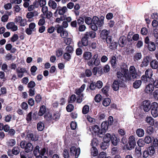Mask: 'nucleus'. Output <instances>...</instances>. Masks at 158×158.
<instances>
[{
  "label": "nucleus",
  "instance_id": "nucleus-1",
  "mask_svg": "<svg viewBox=\"0 0 158 158\" xmlns=\"http://www.w3.org/2000/svg\"><path fill=\"white\" fill-rule=\"evenodd\" d=\"M121 72H117V77L121 82L123 81H133L135 78L133 77L132 75L130 74L127 68V65L123 64L121 66Z\"/></svg>",
  "mask_w": 158,
  "mask_h": 158
},
{
  "label": "nucleus",
  "instance_id": "nucleus-2",
  "mask_svg": "<svg viewBox=\"0 0 158 158\" xmlns=\"http://www.w3.org/2000/svg\"><path fill=\"white\" fill-rule=\"evenodd\" d=\"M94 64L97 66L99 65V58L97 54L94 55L91 60L88 62V65L90 66H92Z\"/></svg>",
  "mask_w": 158,
  "mask_h": 158
},
{
  "label": "nucleus",
  "instance_id": "nucleus-3",
  "mask_svg": "<svg viewBox=\"0 0 158 158\" xmlns=\"http://www.w3.org/2000/svg\"><path fill=\"white\" fill-rule=\"evenodd\" d=\"M36 24L34 23H31L29 25V27L26 29V33L28 35L32 34L33 31L36 30Z\"/></svg>",
  "mask_w": 158,
  "mask_h": 158
},
{
  "label": "nucleus",
  "instance_id": "nucleus-4",
  "mask_svg": "<svg viewBox=\"0 0 158 158\" xmlns=\"http://www.w3.org/2000/svg\"><path fill=\"white\" fill-rule=\"evenodd\" d=\"M91 144H92V147L91 149V154L93 156H95L98 155V152L95 146H98V143L96 142L95 139H94L92 141Z\"/></svg>",
  "mask_w": 158,
  "mask_h": 158
},
{
  "label": "nucleus",
  "instance_id": "nucleus-5",
  "mask_svg": "<svg viewBox=\"0 0 158 158\" xmlns=\"http://www.w3.org/2000/svg\"><path fill=\"white\" fill-rule=\"evenodd\" d=\"M6 28L9 30H10L13 31H15L18 30V27L13 22L8 23L6 26Z\"/></svg>",
  "mask_w": 158,
  "mask_h": 158
},
{
  "label": "nucleus",
  "instance_id": "nucleus-6",
  "mask_svg": "<svg viewBox=\"0 0 158 158\" xmlns=\"http://www.w3.org/2000/svg\"><path fill=\"white\" fill-rule=\"evenodd\" d=\"M16 72L18 77L21 78L24 76V73L27 72V71L25 68L19 67L16 69Z\"/></svg>",
  "mask_w": 158,
  "mask_h": 158
},
{
  "label": "nucleus",
  "instance_id": "nucleus-7",
  "mask_svg": "<svg viewBox=\"0 0 158 158\" xmlns=\"http://www.w3.org/2000/svg\"><path fill=\"white\" fill-rule=\"evenodd\" d=\"M70 152L75 155V158H78L80 153V149L79 148H76L75 147L73 146L70 148Z\"/></svg>",
  "mask_w": 158,
  "mask_h": 158
},
{
  "label": "nucleus",
  "instance_id": "nucleus-8",
  "mask_svg": "<svg viewBox=\"0 0 158 158\" xmlns=\"http://www.w3.org/2000/svg\"><path fill=\"white\" fill-rule=\"evenodd\" d=\"M143 109L145 112H148L151 109V102L148 100H145L142 103Z\"/></svg>",
  "mask_w": 158,
  "mask_h": 158
},
{
  "label": "nucleus",
  "instance_id": "nucleus-9",
  "mask_svg": "<svg viewBox=\"0 0 158 158\" xmlns=\"http://www.w3.org/2000/svg\"><path fill=\"white\" fill-rule=\"evenodd\" d=\"M153 71L152 69H148L145 71V75L148 77L150 81H153L154 78L156 76H154L152 77L153 75Z\"/></svg>",
  "mask_w": 158,
  "mask_h": 158
},
{
  "label": "nucleus",
  "instance_id": "nucleus-10",
  "mask_svg": "<svg viewBox=\"0 0 158 158\" xmlns=\"http://www.w3.org/2000/svg\"><path fill=\"white\" fill-rule=\"evenodd\" d=\"M108 124L106 122H104L101 125V131L100 135H104L107 129Z\"/></svg>",
  "mask_w": 158,
  "mask_h": 158
},
{
  "label": "nucleus",
  "instance_id": "nucleus-11",
  "mask_svg": "<svg viewBox=\"0 0 158 158\" xmlns=\"http://www.w3.org/2000/svg\"><path fill=\"white\" fill-rule=\"evenodd\" d=\"M135 137L133 136H130L129 139V144L130 146L129 149L133 148L136 144Z\"/></svg>",
  "mask_w": 158,
  "mask_h": 158
},
{
  "label": "nucleus",
  "instance_id": "nucleus-12",
  "mask_svg": "<svg viewBox=\"0 0 158 158\" xmlns=\"http://www.w3.org/2000/svg\"><path fill=\"white\" fill-rule=\"evenodd\" d=\"M67 7L65 6L63 7H60L58 9H57L55 12L56 13L58 11V13L60 15H63L67 11Z\"/></svg>",
  "mask_w": 158,
  "mask_h": 158
},
{
  "label": "nucleus",
  "instance_id": "nucleus-13",
  "mask_svg": "<svg viewBox=\"0 0 158 158\" xmlns=\"http://www.w3.org/2000/svg\"><path fill=\"white\" fill-rule=\"evenodd\" d=\"M33 146L30 142L27 143L26 145L24 148V151L25 152L29 153L32 151L33 149Z\"/></svg>",
  "mask_w": 158,
  "mask_h": 158
},
{
  "label": "nucleus",
  "instance_id": "nucleus-14",
  "mask_svg": "<svg viewBox=\"0 0 158 158\" xmlns=\"http://www.w3.org/2000/svg\"><path fill=\"white\" fill-rule=\"evenodd\" d=\"M152 60V57L150 56H146L143 60L142 62V66H147L149 64L150 61Z\"/></svg>",
  "mask_w": 158,
  "mask_h": 158
},
{
  "label": "nucleus",
  "instance_id": "nucleus-15",
  "mask_svg": "<svg viewBox=\"0 0 158 158\" xmlns=\"http://www.w3.org/2000/svg\"><path fill=\"white\" fill-rule=\"evenodd\" d=\"M154 88L152 84H150L147 85L144 89L145 92L148 94L151 93L154 90Z\"/></svg>",
  "mask_w": 158,
  "mask_h": 158
},
{
  "label": "nucleus",
  "instance_id": "nucleus-16",
  "mask_svg": "<svg viewBox=\"0 0 158 158\" xmlns=\"http://www.w3.org/2000/svg\"><path fill=\"white\" fill-rule=\"evenodd\" d=\"M130 73L132 76L133 77L136 78L137 77V73L135 67L133 66H131L129 68Z\"/></svg>",
  "mask_w": 158,
  "mask_h": 158
},
{
  "label": "nucleus",
  "instance_id": "nucleus-17",
  "mask_svg": "<svg viewBox=\"0 0 158 158\" xmlns=\"http://www.w3.org/2000/svg\"><path fill=\"white\" fill-rule=\"evenodd\" d=\"M146 123L151 126H153L155 124V120L151 116H147L145 120Z\"/></svg>",
  "mask_w": 158,
  "mask_h": 158
},
{
  "label": "nucleus",
  "instance_id": "nucleus-18",
  "mask_svg": "<svg viewBox=\"0 0 158 158\" xmlns=\"http://www.w3.org/2000/svg\"><path fill=\"white\" fill-rule=\"evenodd\" d=\"M150 66L153 69L158 70V61L156 60H154L151 61Z\"/></svg>",
  "mask_w": 158,
  "mask_h": 158
},
{
  "label": "nucleus",
  "instance_id": "nucleus-19",
  "mask_svg": "<svg viewBox=\"0 0 158 158\" xmlns=\"http://www.w3.org/2000/svg\"><path fill=\"white\" fill-rule=\"evenodd\" d=\"M40 147L37 145L35 147L33 151L34 155L37 157H39L40 156Z\"/></svg>",
  "mask_w": 158,
  "mask_h": 158
},
{
  "label": "nucleus",
  "instance_id": "nucleus-20",
  "mask_svg": "<svg viewBox=\"0 0 158 158\" xmlns=\"http://www.w3.org/2000/svg\"><path fill=\"white\" fill-rule=\"evenodd\" d=\"M120 80H115L113 82V85H112V87L113 89L115 91L118 90L120 86L119 82Z\"/></svg>",
  "mask_w": 158,
  "mask_h": 158
},
{
  "label": "nucleus",
  "instance_id": "nucleus-21",
  "mask_svg": "<svg viewBox=\"0 0 158 158\" xmlns=\"http://www.w3.org/2000/svg\"><path fill=\"white\" fill-rule=\"evenodd\" d=\"M85 84H83L81 87L78 89H76L75 90V93L77 95H81V94H83L82 93L84 91L85 88Z\"/></svg>",
  "mask_w": 158,
  "mask_h": 158
},
{
  "label": "nucleus",
  "instance_id": "nucleus-22",
  "mask_svg": "<svg viewBox=\"0 0 158 158\" xmlns=\"http://www.w3.org/2000/svg\"><path fill=\"white\" fill-rule=\"evenodd\" d=\"M83 56L85 60H89L91 58V53L89 52H84Z\"/></svg>",
  "mask_w": 158,
  "mask_h": 158
},
{
  "label": "nucleus",
  "instance_id": "nucleus-23",
  "mask_svg": "<svg viewBox=\"0 0 158 158\" xmlns=\"http://www.w3.org/2000/svg\"><path fill=\"white\" fill-rule=\"evenodd\" d=\"M16 141L15 139L8 140L6 142V145L9 147H12L15 145Z\"/></svg>",
  "mask_w": 158,
  "mask_h": 158
},
{
  "label": "nucleus",
  "instance_id": "nucleus-24",
  "mask_svg": "<svg viewBox=\"0 0 158 158\" xmlns=\"http://www.w3.org/2000/svg\"><path fill=\"white\" fill-rule=\"evenodd\" d=\"M111 135L109 133H107L104 135L103 137V140L104 142L106 143H108L110 141L111 139Z\"/></svg>",
  "mask_w": 158,
  "mask_h": 158
},
{
  "label": "nucleus",
  "instance_id": "nucleus-25",
  "mask_svg": "<svg viewBox=\"0 0 158 158\" xmlns=\"http://www.w3.org/2000/svg\"><path fill=\"white\" fill-rule=\"evenodd\" d=\"M148 50L150 51H154L156 49L155 44L153 42L151 41L148 45Z\"/></svg>",
  "mask_w": 158,
  "mask_h": 158
},
{
  "label": "nucleus",
  "instance_id": "nucleus-26",
  "mask_svg": "<svg viewBox=\"0 0 158 158\" xmlns=\"http://www.w3.org/2000/svg\"><path fill=\"white\" fill-rule=\"evenodd\" d=\"M92 132L96 134L95 135L99 136V127L97 125H94L92 127Z\"/></svg>",
  "mask_w": 158,
  "mask_h": 158
},
{
  "label": "nucleus",
  "instance_id": "nucleus-27",
  "mask_svg": "<svg viewBox=\"0 0 158 158\" xmlns=\"http://www.w3.org/2000/svg\"><path fill=\"white\" fill-rule=\"evenodd\" d=\"M49 6L53 9H55L57 6L56 3L54 1L50 0L48 2Z\"/></svg>",
  "mask_w": 158,
  "mask_h": 158
},
{
  "label": "nucleus",
  "instance_id": "nucleus-28",
  "mask_svg": "<svg viewBox=\"0 0 158 158\" xmlns=\"http://www.w3.org/2000/svg\"><path fill=\"white\" fill-rule=\"evenodd\" d=\"M141 84V80H136L133 83V87L135 89H138L140 87Z\"/></svg>",
  "mask_w": 158,
  "mask_h": 158
},
{
  "label": "nucleus",
  "instance_id": "nucleus-29",
  "mask_svg": "<svg viewBox=\"0 0 158 158\" xmlns=\"http://www.w3.org/2000/svg\"><path fill=\"white\" fill-rule=\"evenodd\" d=\"M136 134L139 137H143L144 134V131L141 128L138 129L136 130Z\"/></svg>",
  "mask_w": 158,
  "mask_h": 158
},
{
  "label": "nucleus",
  "instance_id": "nucleus-30",
  "mask_svg": "<svg viewBox=\"0 0 158 158\" xmlns=\"http://www.w3.org/2000/svg\"><path fill=\"white\" fill-rule=\"evenodd\" d=\"M38 14V12L36 11H34L33 12H31L27 13L26 17L28 19H31L35 15H37Z\"/></svg>",
  "mask_w": 158,
  "mask_h": 158
},
{
  "label": "nucleus",
  "instance_id": "nucleus-31",
  "mask_svg": "<svg viewBox=\"0 0 158 158\" xmlns=\"http://www.w3.org/2000/svg\"><path fill=\"white\" fill-rule=\"evenodd\" d=\"M46 109L45 106H42L40 108V110L38 112L39 115L40 116L43 115L46 112Z\"/></svg>",
  "mask_w": 158,
  "mask_h": 158
},
{
  "label": "nucleus",
  "instance_id": "nucleus-32",
  "mask_svg": "<svg viewBox=\"0 0 158 158\" xmlns=\"http://www.w3.org/2000/svg\"><path fill=\"white\" fill-rule=\"evenodd\" d=\"M108 32L106 30H103L101 33V37L102 39H105L108 35Z\"/></svg>",
  "mask_w": 158,
  "mask_h": 158
},
{
  "label": "nucleus",
  "instance_id": "nucleus-33",
  "mask_svg": "<svg viewBox=\"0 0 158 158\" xmlns=\"http://www.w3.org/2000/svg\"><path fill=\"white\" fill-rule=\"evenodd\" d=\"M111 140L112 144L114 146L117 145L118 142L119 141V140H118L117 137L115 136H112Z\"/></svg>",
  "mask_w": 158,
  "mask_h": 158
},
{
  "label": "nucleus",
  "instance_id": "nucleus-34",
  "mask_svg": "<svg viewBox=\"0 0 158 158\" xmlns=\"http://www.w3.org/2000/svg\"><path fill=\"white\" fill-rule=\"evenodd\" d=\"M110 99L109 98H106L103 100L102 102V104L104 106H107L110 105Z\"/></svg>",
  "mask_w": 158,
  "mask_h": 158
},
{
  "label": "nucleus",
  "instance_id": "nucleus-35",
  "mask_svg": "<svg viewBox=\"0 0 158 158\" xmlns=\"http://www.w3.org/2000/svg\"><path fill=\"white\" fill-rule=\"evenodd\" d=\"M44 127V124L42 122H40L37 124V128L40 131L43 130Z\"/></svg>",
  "mask_w": 158,
  "mask_h": 158
},
{
  "label": "nucleus",
  "instance_id": "nucleus-36",
  "mask_svg": "<svg viewBox=\"0 0 158 158\" xmlns=\"http://www.w3.org/2000/svg\"><path fill=\"white\" fill-rule=\"evenodd\" d=\"M89 106L88 105H85L83 107L82 112L84 114H86L89 112Z\"/></svg>",
  "mask_w": 158,
  "mask_h": 158
},
{
  "label": "nucleus",
  "instance_id": "nucleus-37",
  "mask_svg": "<svg viewBox=\"0 0 158 158\" xmlns=\"http://www.w3.org/2000/svg\"><path fill=\"white\" fill-rule=\"evenodd\" d=\"M71 56L70 54L65 52L63 55V58L64 60L67 61H69L71 59Z\"/></svg>",
  "mask_w": 158,
  "mask_h": 158
},
{
  "label": "nucleus",
  "instance_id": "nucleus-38",
  "mask_svg": "<svg viewBox=\"0 0 158 158\" xmlns=\"http://www.w3.org/2000/svg\"><path fill=\"white\" fill-rule=\"evenodd\" d=\"M110 62L112 66L113 67H116V58L115 56H113L111 57Z\"/></svg>",
  "mask_w": 158,
  "mask_h": 158
},
{
  "label": "nucleus",
  "instance_id": "nucleus-39",
  "mask_svg": "<svg viewBox=\"0 0 158 158\" xmlns=\"http://www.w3.org/2000/svg\"><path fill=\"white\" fill-rule=\"evenodd\" d=\"M141 58V54L140 53H137L135 54L134 57V60L135 61L140 60Z\"/></svg>",
  "mask_w": 158,
  "mask_h": 158
},
{
  "label": "nucleus",
  "instance_id": "nucleus-40",
  "mask_svg": "<svg viewBox=\"0 0 158 158\" xmlns=\"http://www.w3.org/2000/svg\"><path fill=\"white\" fill-rule=\"evenodd\" d=\"M125 39L123 37H121L119 39L118 43L119 46L121 47H123L125 43Z\"/></svg>",
  "mask_w": 158,
  "mask_h": 158
},
{
  "label": "nucleus",
  "instance_id": "nucleus-41",
  "mask_svg": "<svg viewBox=\"0 0 158 158\" xmlns=\"http://www.w3.org/2000/svg\"><path fill=\"white\" fill-rule=\"evenodd\" d=\"M151 110H158V104L155 102L152 103L151 104Z\"/></svg>",
  "mask_w": 158,
  "mask_h": 158
},
{
  "label": "nucleus",
  "instance_id": "nucleus-42",
  "mask_svg": "<svg viewBox=\"0 0 158 158\" xmlns=\"http://www.w3.org/2000/svg\"><path fill=\"white\" fill-rule=\"evenodd\" d=\"M65 50L66 52L71 53L73 52V47L71 46H68L66 48Z\"/></svg>",
  "mask_w": 158,
  "mask_h": 158
},
{
  "label": "nucleus",
  "instance_id": "nucleus-43",
  "mask_svg": "<svg viewBox=\"0 0 158 158\" xmlns=\"http://www.w3.org/2000/svg\"><path fill=\"white\" fill-rule=\"evenodd\" d=\"M27 136L29 139L32 141H35L36 140L35 136L34 135L32 134L28 133L27 135Z\"/></svg>",
  "mask_w": 158,
  "mask_h": 158
},
{
  "label": "nucleus",
  "instance_id": "nucleus-44",
  "mask_svg": "<svg viewBox=\"0 0 158 158\" xmlns=\"http://www.w3.org/2000/svg\"><path fill=\"white\" fill-rule=\"evenodd\" d=\"M19 152V150L17 147H15L12 149V152L14 155H17Z\"/></svg>",
  "mask_w": 158,
  "mask_h": 158
},
{
  "label": "nucleus",
  "instance_id": "nucleus-45",
  "mask_svg": "<svg viewBox=\"0 0 158 158\" xmlns=\"http://www.w3.org/2000/svg\"><path fill=\"white\" fill-rule=\"evenodd\" d=\"M153 82V86L156 88H158V78L155 77L154 78L153 81H151Z\"/></svg>",
  "mask_w": 158,
  "mask_h": 158
},
{
  "label": "nucleus",
  "instance_id": "nucleus-46",
  "mask_svg": "<svg viewBox=\"0 0 158 158\" xmlns=\"http://www.w3.org/2000/svg\"><path fill=\"white\" fill-rule=\"evenodd\" d=\"M76 99V96L75 95H72L69 99V103H73L75 101Z\"/></svg>",
  "mask_w": 158,
  "mask_h": 158
},
{
  "label": "nucleus",
  "instance_id": "nucleus-47",
  "mask_svg": "<svg viewBox=\"0 0 158 158\" xmlns=\"http://www.w3.org/2000/svg\"><path fill=\"white\" fill-rule=\"evenodd\" d=\"M98 27H99V24L93 23L91 24V27L92 30L94 31H96L98 30Z\"/></svg>",
  "mask_w": 158,
  "mask_h": 158
},
{
  "label": "nucleus",
  "instance_id": "nucleus-48",
  "mask_svg": "<svg viewBox=\"0 0 158 158\" xmlns=\"http://www.w3.org/2000/svg\"><path fill=\"white\" fill-rule=\"evenodd\" d=\"M98 82L99 81H97V83L96 84H95L94 83L91 84L90 86V89L91 90H93L95 89L97 87L98 88Z\"/></svg>",
  "mask_w": 158,
  "mask_h": 158
},
{
  "label": "nucleus",
  "instance_id": "nucleus-49",
  "mask_svg": "<svg viewBox=\"0 0 158 158\" xmlns=\"http://www.w3.org/2000/svg\"><path fill=\"white\" fill-rule=\"evenodd\" d=\"M85 23L88 25L91 24L92 22V19L90 17H86L85 20Z\"/></svg>",
  "mask_w": 158,
  "mask_h": 158
},
{
  "label": "nucleus",
  "instance_id": "nucleus-50",
  "mask_svg": "<svg viewBox=\"0 0 158 158\" xmlns=\"http://www.w3.org/2000/svg\"><path fill=\"white\" fill-rule=\"evenodd\" d=\"M151 113L153 117L156 118L158 116V110H151Z\"/></svg>",
  "mask_w": 158,
  "mask_h": 158
},
{
  "label": "nucleus",
  "instance_id": "nucleus-51",
  "mask_svg": "<svg viewBox=\"0 0 158 158\" xmlns=\"http://www.w3.org/2000/svg\"><path fill=\"white\" fill-rule=\"evenodd\" d=\"M69 34L66 31H64L60 34V36L63 38H66L68 36Z\"/></svg>",
  "mask_w": 158,
  "mask_h": 158
},
{
  "label": "nucleus",
  "instance_id": "nucleus-52",
  "mask_svg": "<svg viewBox=\"0 0 158 158\" xmlns=\"http://www.w3.org/2000/svg\"><path fill=\"white\" fill-rule=\"evenodd\" d=\"M84 95L81 94V95H78L77 102L78 103H81L83 99Z\"/></svg>",
  "mask_w": 158,
  "mask_h": 158
},
{
  "label": "nucleus",
  "instance_id": "nucleus-53",
  "mask_svg": "<svg viewBox=\"0 0 158 158\" xmlns=\"http://www.w3.org/2000/svg\"><path fill=\"white\" fill-rule=\"evenodd\" d=\"M104 16H102L99 18V27H102L104 24Z\"/></svg>",
  "mask_w": 158,
  "mask_h": 158
},
{
  "label": "nucleus",
  "instance_id": "nucleus-54",
  "mask_svg": "<svg viewBox=\"0 0 158 158\" xmlns=\"http://www.w3.org/2000/svg\"><path fill=\"white\" fill-rule=\"evenodd\" d=\"M109 90V88L106 86L103 88L102 89V92L106 96H108L107 92Z\"/></svg>",
  "mask_w": 158,
  "mask_h": 158
},
{
  "label": "nucleus",
  "instance_id": "nucleus-55",
  "mask_svg": "<svg viewBox=\"0 0 158 158\" xmlns=\"http://www.w3.org/2000/svg\"><path fill=\"white\" fill-rule=\"evenodd\" d=\"M63 53V51L61 49H59L56 51V55L58 57L61 56Z\"/></svg>",
  "mask_w": 158,
  "mask_h": 158
},
{
  "label": "nucleus",
  "instance_id": "nucleus-56",
  "mask_svg": "<svg viewBox=\"0 0 158 158\" xmlns=\"http://www.w3.org/2000/svg\"><path fill=\"white\" fill-rule=\"evenodd\" d=\"M32 112H31L29 113H28L27 115L26 119L27 122H30L32 118Z\"/></svg>",
  "mask_w": 158,
  "mask_h": 158
},
{
  "label": "nucleus",
  "instance_id": "nucleus-57",
  "mask_svg": "<svg viewBox=\"0 0 158 158\" xmlns=\"http://www.w3.org/2000/svg\"><path fill=\"white\" fill-rule=\"evenodd\" d=\"M9 17L7 15H3L1 18V21L3 22H6L8 20Z\"/></svg>",
  "mask_w": 158,
  "mask_h": 158
},
{
  "label": "nucleus",
  "instance_id": "nucleus-58",
  "mask_svg": "<svg viewBox=\"0 0 158 158\" xmlns=\"http://www.w3.org/2000/svg\"><path fill=\"white\" fill-rule=\"evenodd\" d=\"M53 120H57L60 118V114L58 113H54L53 114Z\"/></svg>",
  "mask_w": 158,
  "mask_h": 158
},
{
  "label": "nucleus",
  "instance_id": "nucleus-59",
  "mask_svg": "<svg viewBox=\"0 0 158 158\" xmlns=\"http://www.w3.org/2000/svg\"><path fill=\"white\" fill-rule=\"evenodd\" d=\"M108 143H106V142H103L101 144V148L105 150L106 149L108 146Z\"/></svg>",
  "mask_w": 158,
  "mask_h": 158
},
{
  "label": "nucleus",
  "instance_id": "nucleus-60",
  "mask_svg": "<svg viewBox=\"0 0 158 158\" xmlns=\"http://www.w3.org/2000/svg\"><path fill=\"white\" fill-rule=\"evenodd\" d=\"M66 108L68 112H70L73 110L74 106L72 104H69L67 106Z\"/></svg>",
  "mask_w": 158,
  "mask_h": 158
},
{
  "label": "nucleus",
  "instance_id": "nucleus-61",
  "mask_svg": "<svg viewBox=\"0 0 158 158\" xmlns=\"http://www.w3.org/2000/svg\"><path fill=\"white\" fill-rule=\"evenodd\" d=\"M47 152V150L45 148H43L40 150V157L44 156L46 152Z\"/></svg>",
  "mask_w": 158,
  "mask_h": 158
},
{
  "label": "nucleus",
  "instance_id": "nucleus-62",
  "mask_svg": "<svg viewBox=\"0 0 158 158\" xmlns=\"http://www.w3.org/2000/svg\"><path fill=\"white\" fill-rule=\"evenodd\" d=\"M35 84L33 81H30L28 84L27 86L28 88H33L35 86Z\"/></svg>",
  "mask_w": 158,
  "mask_h": 158
},
{
  "label": "nucleus",
  "instance_id": "nucleus-63",
  "mask_svg": "<svg viewBox=\"0 0 158 158\" xmlns=\"http://www.w3.org/2000/svg\"><path fill=\"white\" fill-rule=\"evenodd\" d=\"M148 78L145 75H143L141 77V80L145 83H146L148 82Z\"/></svg>",
  "mask_w": 158,
  "mask_h": 158
},
{
  "label": "nucleus",
  "instance_id": "nucleus-64",
  "mask_svg": "<svg viewBox=\"0 0 158 158\" xmlns=\"http://www.w3.org/2000/svg\"><path fill=\"white\" fill-rule=\"evenodd\" d=\"M99 158H111L110 156L106 157V153L104 152L99 154Z\"/></svg>",
  "mask_w": 158,
  "mask_h": 158
}]
</instances>
